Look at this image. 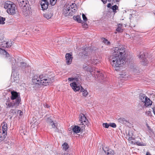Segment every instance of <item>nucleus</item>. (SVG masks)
Here are the masks:
<instances>
[{"label":"nucleus","mask_w":155,"mask_h":155,"mask_svg":"<svg viewBox=\"0 0 155 155\" xmlns=\"http://www.w3.org/2000/svg\"><path fill=\"white\" fill-rule=\"evenodd\" d=\"M118 120L119 122L122 124H124L127 122V120L125 118L123 117L120 118H119Z\"/></svg>","instance_id":"7c9ffc66"},{"label":"nucleus","mask_w":155,"mask_h":155,"mask_svg":"<svg viewBox=\"0 0 155 155\" xmlns=\"http://www.w3.org/2000/svg\"><path fill=\"white\" fill-rule=\"evenodd\" d=\"M18 113H19L20 116H21V115L22 114L23 112L21 111L20 110H18Z\"/></svg>","instance_id":"49530a36"},{"label":"nucleus","mask_w":155,"mask_h":155,"mask_svg":"<svg viewBox=\"0 0 155 155\" xmlns=\"http://www.w3.org/2000/svg\"><path fill=\"white\" fill-rule=\"evenodd\" d=\"M70 85L75 92L79 91L81 89V85L76 84V83H71L70 84Z\"/></svg>","instance_id":"9b49d317"},{"label":"nucleus","mask_w":155,"mask_h":155,"mask_svg":"<svg viewBox=\"0 0 155 155\" xmlns=\"http://www.w3.org/2000/svg\"><path fill=\"white\" fill-rule=\"evenodd\" d=\"M138 58L141 60V62L142 64L146 65L148 63V61L146 59V53L143 52L142 53L141 52L140 53L139 55H138Z\"/></svg>","instance_id":"1a4fd4ad"},{"label":"nucleus","mask_w":155,"mask_h":155,"mask_svg":"<svg viewBox=\"0 0 155 155\" xmlns=\"http://www.w3.org/2000/svg\"><path fill=\"white\" fill-rule=\"evenodd\" d=\"M89 50V49H88V48H85V49L83 51H82V53L84 55V56H88V53L87 51L88 50Z\"/></svg>","instance_id":"473e14b6"},{"label":"nucleus","mask_w":155,"mask_h":155,"mask_svg":"<svg viewBox=\"0 0 155 155\" xmlns=\"http://www.w3.org/2000/svg\"><path fill=\"white\" fill-rule=\"evenodd\" d=\"M120 0H113L112 1V3L119 2Z\"/></svg>","instance_id":"de8ad7c7"},{"label":"nucleus","mask_w":155,"mask_h":155,"mask_svg":"<svg viewBox=\"0 0 155 155\" xmlns=\"http://www.w3.org/2000/svg\"><path fill=\"white\" fill-rule=\"evenodd\" d=\"M16 109H12L10 110V111H9V113H12L13 114H14L16 113Z\"/></svg>","instance_id":"c03bdc74"},{"label":"nucleus","mask_w":155,"mask_h":155,"mask_svg":"<svg viewBox=\"0 0 155 155\" xmlns=\"http://www.w3.org/2000/svg\"><path fill=\"white\" fill-rule=\"evenodd\" d=\"M46 121L50 125H51L52 128L54 129V131L59 132V130L57 128V124L56 122H54L51 118H47Z\"/></svg>","instance_id":"6e6552de"},{"label":"nucleus","mask_w":155,"mask_h":155,"mask_svg":"<svg viewBox=\"0 0 155 155\" xmlns=\"http://www.w3.org/2000/svg\"><path fill=\"white\" fill-rule=\"evenodd\" d=\"M134 144L140 146H145L146 145L145 144H143L142 142H140L137 140H134Z\"/></svg>","instance_id":"2f4dec72"},{"label":"nucleus","mask_w":155,"mask_h":155,"mask_svg":"<svg viewBox=\"0 0 155 155\" xmlns=\"http://www.w3.org/2000/svg\"><path fill=\"white\" fill-rule=\"evenodd\" d=\"M4 7L7 9V12L10 15H14L16 13V5L12 2H5L4 3Z\"/></svg>","instance_id":"20e7f679"},{"label":"nucleus","mask_w":155,"mask_h":155,"mask_svg":"<svg viewBox=\"0 0 155 155\" xmlns=\"http://www.w3.org/2000/svg\"><path fill=\"white\" fill-rule=\"evenodd\" d=\"M103 149L105 153L107 154V155H114V152L113 150L107 147H105Z\"/></svg>","instance_id":"2eb2a0df"},{"label":"nucleus","mask_w":155,"mask_h":155,"mask_svg":"<svg viewBox=\"0 0 155 155\" xmlns=\"http://www.w3.org/2000/svg\"><path fill=\"white\" fill-rule=\"evenodd\" d=\"M82 18L83 20L85 21H87V18L86 16L83 13L82 14Z\"/></svg>","instance_id":"37998d69"},{"label":"nucleus","mask_w":155,"mask_h":155,"mask_svg":"<svg viewBox=\"0 0 155 155\" xmlns=\"http://www.w3.org/2000/svg\"><path fill=\"white\" fill-rule=\"evenodd\" d=\"M79 122L80 123L79 125H83L81 127L82 129L85 128V125L87 124L88 122V120L86 117L83 114L81 113L79 115Z\"/></svg>","instance_id":"423d86ee"},{"label":"nucleus","mask_w":155,"mask_h":155,"mask_svg":"<svg viewBox=\"0 0 155 155\" xmlns=\"http://www.w3.org/2000/svg\"><path fill=\"white\" fill-rule=\"evenodd\" d=\"M111 6V5L110 3H108L107 5V7L108 8H110Z\"/></svg>","instance_id":"09e8293b"},{"label":"nucleus","mask_w":155,"mask_h":155,"mask_svg":"<svg viewBox=\"0 0 155 155\" xmlns=\"http://www.w3.org/2000/svg\"><path fill=\"white\" fill-rule=\"evenodd\" d=\"M97 78L99 80H103L104 79V77L103 74L101 73L97 75Z\"/></svg>","instance_id":"c9c22d12"},{"label":"nucleus","mask_w":155,"mask_h":155,"mask_svg":"<svg viewBox=\"0 0 155 155\" xmlns=\"http://www.w3.org/2000/svg\"><path fill=\"white\" fill-rule=\"evenodd\" d=\"M129 139L130 140H134V139L132 137H129Z\"/></svg>","instance_id":"3c124183"},{"label":"nucleus","mask_w":155,"mask_h":155,"mask_svg":"<svg viewBox=\"0 0 155 155\" xmlns=\"http://www.w3.org/2000/svg\"><path fill=\"white\" fill-rule=\"evenodd\" d=\"M80 91L82 93V95L84 97H86L88 94V93L87 90L84 89L82 86H81Z\"/></svg>","instance_id":"412c9836"},{"label":"nucleus","mask_w":155,"mask_h":155,"mask_svg":"<svg viewBox=\"0 0 155 155\" xmlns=\"http://www.w3.org/2000/svg\"><path fill=\"white\" fill-rule=\"evenodd\" d=\"M77 8L75 3H72L71 5H65L62 10V14L65 16H71L77 10Z\"/></svg>","instance_id":"7ed1b4c3"},{"label":"nucleus","mask_w":155,"mask_h":155,"mask_svg":"<svg viewBox=\"0 0 155 155\" xmlns=\"http://www.w3.org/2000/svg\"><path fill=\"white\" fill-rule=\"evenodd\" d=\"M85 69L87 71L90 72L91 73H92L93 71V67L91 66H86L84 67Z\"/></svg>","instance_id":"a878e982"},{"label":"nucleus","mask_w":155,"mask_h":155,"mask_svg":"<svg viewBox=\"0 0 155 155\" xmlns=\"http://www.w3.org/2000/svg\"><path fill=\"white\" fill-rule=\"evenodd\" d=\"M118 7L116 5H114L112 6V9L114 12H116V10H117L118 9Z\"/></svg>","instance_id":"4c0bfd02"},{"label":"nucleus","mask_w":155,"mask_h":155,"mask_svg":"<svg viewBox=\"0 0 155 155\" xmlns=\"http://www.w3.org/2000/svg\"><path fill=\"white\" fill-rule=\"evenodd\" d=\"M12 45V41L11 40L8 41H4L1 44V47L4 48L10 47Z\"/></svg>","instance_id":"ddd939ff"},{"label":"nucleus","mask_w":155,"mask_h":155,"mask_svg":"<svg viewBox=\"0 0 155 155\" xmlns=\"http://www.w3.org/2000/svg\"><path fill=\"white\" fill-rule=\"evenodd\" d=\"M10 61L12 64V73H13L15 71L16 68L19 66L18 63V62H16V59L14 58H11Z\"/></svg>","instance_id":"9d476101"},{"label":"nucleus","mask_w":155,"mask_h":155,"mask_svg":"<svg viewBox=\"0 0 155 155\" xmlns=\"http://www.w3.org/2000/svg\"><path fill=\"white\" fill-rule=\"evenodd\" d=\"M122 24H118L117 25V28L116 29V31L118 32H121L123 31V29H122Z\"/></svg>","instance_id":"c85d7f7f"},{"label":"nucleus","mask_w":155,"mask_h":155,"mask_svg":"<svg viewBox=\"0 0 155 155\" xmlns=\"http://www.w3.org/2000/svg\"><path fill=\"white\" fill-rule=\"evenodd\" d=\"M7 135L2 133V130H0V142L4 140Z\"/></svg>","instance_id":"4be33fe9"},{"label":"nucleus","mask_w":155,"mask_h":155,"mask_svg":"<svg viewBox=\"0 0 155 155\" xmlns=\"http://www.w3.org/2000/svg\"><path fill=\"white\" fill-rule=\"evenodd\" d=\"M143 103H144V105L147 107H148L151 106L152 102L149 98L146 97Z\"/></svg>","instance_id":"dca6fc26"},{"label":"nucleus","mask_w":155,"mask_h":155,"mask_svg":"<svg viewBox=\"0 0 155 155\" xmlns=\"http://www.w3.org/2000/svg\"><path fill=\"white\" fill-rule=\"evenodd\" d=\"M99 62L98 60L93 59L91 60V62L92 64L97 65Z\"/></svg>","instance_id":"72a5a7b5"},{"label":"nucleus","mask_w":155,"mask_h":155,"mask_svg":"<svg viewBox=\"0 0 155 155\" xmlns=\"http://www.w3.org/2000/svg\"><path fill=\"white\" fill-rule=\"evenodd\" d=\"M146 155H151L149 152H147L146 153Z\"/></svg>","instance_id":"603ef678"},{"label":"nucleus","mask_w":155,"mask_h":155,"mask_svg":"<svg viewBox=\"0 0 155 155\" xmlns=\"http://www.w3.org/2000/svg\"><path fill=\"white\" fill-rule=\"evenodd\" d=\"M103 42H104V44L107 45H109L110 44V42L108 41V40L105 39V38H103Z\"/></svg>","instance_id":"58836bf2"},{"label":"nucleus","mask_w":155,"mask_h":155,"mask_svg":"<svg viewBox=\"0 0 155 155\" xmlns=\"http://www.w3.org/2000/svg\"><path fill=\"white\" fill-rule=\"evenodd\" d=\"M5 18L0 16V24L3 25L5 23L4 21L5 20Z\"/></svg>","instance_id":"e433bc0d"},{"label":"nucleus","mask_w":155,"mask_h":155,"mask_svg":"<svg viewBox=\"0 0 155 155\" xmlns=\"http://www.w3.org/2000/svg\"><path fill=\"white\" fill-rule=\"evenodd\" d=\"M11 100L21 98L19 93L16 91H12L11 92Z\"/></svg>","instance_id":"f8f14e48"},{"label":"nucleus","mask_w":155,"mask_h":155,"mask_svg":"<svg viewBox=\"0 0 155 155\" xmlns=\"http://www.w3.org/2000/svg\"><path fill=\"white\" fill-rule=\"evenodd\" d=\"M81 78L80 77H75L74 79V82H73V83H76V84H80V83L81 82Z\"/></svg>","instance_id":"b1692460"},{"label":"nucleus","mask_w":155,"mask_h":155,"mask_svg":"<svg viewBox=\"0 0 155 155\" xmlns=\"http://www.w3.org/2000/svg\"><path fill=\"white\" fill-rule=\"evenodd\" d=\"M40 4L42 10H45L48 8V0H41Z\"/></svg>","instance_id":"4468645a"},{"label":"nucleus","mask_w":155,"mask_h":155,"mask_svg":"<svg viewBox=\"0 0 155 155\" xmlns=\"http://www.w3.org/2000/svg\"><path fill=\"white\" fill-rule=\"evenodd\" d=\"M32 82L35 84L44 86H47L52 82L47 75L44 74L34 75L32 78Z\"/></svg>","instance_id":"f03ea898"},{"label":"nucleus","mask_w":155,"mask_h":155,"mask_svg":"<svg viewBox=\"0 0 155 155\" xmlns=\"http://www.w3.org/2000/svg\"><path fill=\"white\" fill-rule=\"evenodd\" d=\"M75 78H69L68 80L69 81H74Z\"/></svg>","instance_id":"a18cd8bd"},{"label":"nucleus","mask_w":155,"mask_h":155,"mask_svg":"<svg viewBox=\"0 0 155 155\" xmlns=\"http://www.w3.org/2000/svg\"><path fill=\"white\" fill-rule=\"evenodd\" d=\"M57 0H50V4L51 5L53 6L55 5Z\"/></svg>","instance_id":"ea45409f"},{"label":"nucleus","mask_w":155,"mask_h":155,"mask_svg":"<svg viewBox=\"0 0 155 155\" xmlns=\"http://www.w3.org/2000/svg\"><path fill=\"white\" fill-rule=\"evenodd\" d=\"M44 16L47 18L49 19L50 18L53 16V13L51 12H48L43 14Z\"/></svg>","instance_id":"aec40b11"},{"label":"nucleus","mask_w":155,"mask_h":155,"mask_svg":"<svg viewBox=\"0 0 155 155\" xmlns=\"http://www.w3.org/2000/svg\"><path fill=\"white\" fill-rule=\"evenodd\" d=\"M147 97L145 94H140L139 95V99L140 100L143 102L144 101L145 97Z\"/></svg>","instance_id":"393cba45"},{"label":"nucleus","mask_w":155,"mask_h":155,"mask_svg":"<svg viewBox=\"0 0 155 155\" xmlns=\"http://www.w3.org/2000/svg\"><path fill=\"white\" fill-rule=\"evenodd\" d=\"M21 64L20 67H21L22 68H29L30 67L27 65L26 63L24 62H21L20 63Z\"/></svg>","instance_id":"bb28decb"},{"label":"nucleus","mask_w":155,"mask_h":155,"mask_svg":"<svg viewBox=\"0 0 155 155\" xmlns=\"http://www.w3.org/2000/svg\"><path fill=\"white\" fill-rule=\"evenodd\" d=\"M120 76H119V78H126L127 77V75L126 74V72H124L123 73L121 74H120Z\"/></svg>","instance_id":"f704fd0d"},{"label":"nucleus","mask_w":155,"mask_h":155,"mask_svg":"<svg viewBox=\"0 0 155 155\" xmlns=\"http://www.w3.org/2000/svg\"><path fill=\"white\" fill-rule=\"evenodd\" d=\"M97 72L98 73H99V71H97Z\"/></svg>","instance_id":"864d4df0"},{"label":"nucleus","mask_w":155,"mask_h":155,"mask_svg":"<svg viewBox=\"0 0 155 155\" xmlns=\"http://www.w3.org/2000/svg\"><path fill=\"white\" fill-rule=\"evenodd\" d=\"M18 3L20 7L24 11L29 10L30 5L28 0H20Z\"/></svg>","instance_id":"0eeeda50"},{"label":"nucleus","mask_w":155,"mask_h":155,"mask_svg":"<svg viewBox=\"0 0 155 155\" xmlns=\"http://www.w3.org/2000/svg\"><path fill=\"white\" fill-rule=\"evenodd\" d=\"M0 53H2L4 54H5L7 57H9V54L5 50L2 49L1 48H0Z\"/></svg>","instance_id":"c756f323"},{"label":"nucleus","mask_w":155,"mask_h":155,"mask_svg":"<svg viewBox=\"0 0 155 155\" xmlns=\"http://www.w3.org/2000/svg\"><path fill=\"white\" fill-rule=\"evenodd\" d=\"M109 125L110 126L113 128H115L117 126L114 123H110L109 124Z\"/></svg>","instance_id":"79ce46f5"},{"label":"nucleus","mask_w":155,"mask_h":155,"mask_svg":"<svg viewBox=\"0 0 155 155\" xmlns=\"http://www.w3.org/2000/svg\"><path fill=\"white\" fill-rule=\"evenodd\" d=\"M2 133L7 135L8 128L7 123L5 122H4L2 124Z\"/></svg>","instance_id":"a211bd4d"},{"label":"nucleus","mask_w":155,"mask_h":155,"mask_svg":"<svg viewBox=\"0 0 155 155\" xmlns=\"http://www.w3.org/2000/svg\"><path fill=\"white\" fill-rule=\"evenodd\" d=\"M73 19L74 20L77 21L79 23L81 22L82 20L79 15H77V16H73Z\"/></svg>","instance_id":"cd10ccee"},{"label":"nucleus","mask_w":155,"mask_h":155,"mask_svg":"<svg viewBox=\"0 0 155 155\" xmlns=\"http://www.w3.org/2000/svg\"><path fill=\"white\" fill-rule=\"evenodd\" d=\"M63 150L65 151H68L69 148V146L67 143L65 142L62 145Z\"/></svg>","instance_id":"5701e85b"},{"label":"nucleus","mask_w":155,"mask_h":155,"mask_svg":"<svg viewBox=\"0 0 155 155\" xmlns=\"http://www.w3.org/2000/svg\"><path fill=\"white\" fill-rule=\"evenodd\" d=\"M112 50L114 51L113 55L110 57V60L112 61L113 67L115 70L118 71L125 62V48L123 47H117Z\"/></svg>","instance_id":"f257e3e1"},{"label":"nucleus","mask_w":155,"mask_h":155,"mask_svg":"<svg viewBox=\"0 0 155 155\" xmlns=\"http://www.w3.org/2000/svg\"><path fill=\"white\" fill-rule=\"evenodd\" d=\"M12 100V101H10V99L9 98L7 100L5 103L6 108H16L18 107L19 105V104H21V98Z\"/></svg>","instance_id":"39448f33"},{"label":"nucleus","mask_w":155,"mask_h":155,"mask_svg":"<svg viewBox=\"0 0 155 155\" xmlns=\"http://www.w3.org/2000/svg\"><path fill=\"white\" fill-rule=\"evenodd\" d=\"M103 126L106 128H108L110 125L109 124H108L107 123H104L103 124Z\"/></svg>","instance_id":"a19ab883"},{"label":"nucleus","mask_w":155,"mask_h":155,"mask_svg":"<svg viewBox=\"0 0 155 155\" xmlns=\"http://www.w3.org/2000/svg\"><path fill=\"white\" fill-rule=\"evenodd\" d=\"M104 4H106L107 3V0H101Z\"/></svg>","instance_id":"8fccbe9b"},{"label":"nucleus","mask_w":155,"mask_h":155,"mask_svg":"<svg viewBox=\"0 0 155 155\" xmlns=\"http://www.w3.org/2000/svg\"><path fill=\"white\" fill-rule=\"evenodd\" d=\"M81 130H83V129H82L81 127V128L78 126H74L72 129L73 131L76 133L80 132Z\"/></svg>","instance_id":"6ab92c4d"},{"label":"nucleus","mask_w":155,"mask_h":155,"mask_svg":"<svg viewBox=\"0 0 155 155\" xmlns=\"http://www.w3.org/2000/svg\"><path fill=\"white\" fill-rule=\"evenodd\" d=\"M71 56L72 55L69 53H67L66 54V61L67 64H71V62L72 59Z\"/></svg>","instance_id":"f3484780"}]
</instances>
